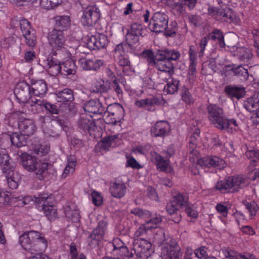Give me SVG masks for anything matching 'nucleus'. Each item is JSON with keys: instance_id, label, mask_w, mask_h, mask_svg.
Listing matches in <instances>:
<instances>
[{"instance_id": "nucleus-29", "label": "nucleus", "mask_w": 259, "mask_h": 259, "mask_svg": "<svg viewBox=\"0 0 259 259\" xmlns=\"http://www.w3.org/2000/svg\"><path fill=\"white\" fill-rule=\"evenodd\" d=\"M140 36H141L128 31H127L126 34L125 40L127 45H125V46L126 48H129L131 53H134L136 50L137 47L139 45Z\"/></svg>"}, {"instance_id": "nucleus-7", "label": "nucleus", "mask_w": 259, "mask_h": 259, "mask_svg": "<svg viewBox=\"0 0 259 259\" xmlns=\"http://www.w3.org/2000/svg\"><path fill=\"white\" fill-rule=\"evenodd\" d=\"M14 94L18 101L23 104L29 103L32 107V111L34 110L35 105L32 101L37 99L31 96L32 93L31 87L26 82L22 81L17 84Z\"/></svg>"}, {"instance_id": "nucleus-14", "label": "nucleus", "mask_w": 259, "mask_h": 259, "mask_svg": "<svg viewBox=\"0 0 259 259\" xmlns=\"http://www.w3.org/2000/svg\"><path fill=\"white\" fill-rule=\"evenodd\" d=\"M32 102L34 103L35 105V111H33L34 113L38 112L42 107H44L51 114H59L61 111L65 113L63 107L61 106L58 107L57 105L53 104L44 100L35 99V101Z\"/></svg>"}, {"instance_id": "nucleus-19", "label": "nucleus", "mask_w": 259, "mask_h": 259, "mask_svg": "<svg viewBox=\"0 0 259 259\" xmlns=\"http://www.w3.org/2000/svg\"><path fill=\"white\" fill-rule=\"evenodd\" d=\"M80 67L86 70H97L103 65L101 60L89 57H81L78 60Z\"/></svg>"}, {"instance_id": "nucleus-22", "label": "nucleus", "mask_w": 259, "mask_h": 259, "mask_svg": "<svg viewBox=\"0 0 259 259\" xmlns=\"http://www.w3.org/2000/svg\"><path fill=\"white\" fill-rule=\"evenodd\" d=\"M151 159L154 162L157 169L160 171H164L169 172L171 171L169 160H164L163 158L155 152H151Z\"/></svg>"}, {"instance_id": "nucleus-27", "label": "nucleus", "mask_w": 259, "mask_h": 259, "mask_svg": "<svg viewBox=\"0 0 259 259\" xmlns=\"http://www.w3.org/2000/svg\"><path fill=\"white\" fill-rule=\"evenodd\" d=\"M124 112L123 108L121 105L119 103H114L109 105L106 111H104V116H112L114 119H119L123 115Z\"/></svg>"}, {"instance_id": "nucleus-24", "label": "nucleus", "mask_w": 259, "mask_h": 259, "mask_svg": "<svg viewBox=\"0 0 259 259\" xmlns=\"http://www.w3.org/2000/svg\"><path fill=\"white\" fill-rule=\"evenodd\" d=\"M228 179L231 192L238 191L247 184V179L242 176H235L229 177Z\"/></svg>"}, {"instance_id": "nucleus-25", "label": "nucleus", "mask_w": 259, "mask_h": 259, "mask_svg": "<svg viewBox=\"0 0 259 259\" xmlns=\"http://www.w3.org/2000/svg\"><path fill=\"white\" fill-rule=\"evenodd\" d=\"M28 131H19L14 133L11 137L12 144L17 147H22L26 144V141L29 137Z\"/></svg>"}, {"instance_id": "nucleus-39", "label": "nucleus", "mask_w": 259, "mask_h": 259, "mask_svg": "<svg viewBox=\"0 0 259 259\" xmlns=\"http://www.w3.org/2000/svg\"><path fill=\"white\" fill-rule=\"evenodd\" d=\"M222 251L224 256V259H239V257L243 259H257L253 255H249V257H247L229 248L223 249Z\"/></svg>"}, {"instance_id": "nucleus-36", "label": "nucleus", "mask_w": 259, "mask_h": 259, "mask_svg": "<svg viewBox=\"0 0 259 259\" xmlns=\"http://www.w3.org/2000/svg\"><path fill=\"white\" fill-rule=\"evenodd\" d=\"M115 59L120 66L123 67L122 72L124 74L128 75L131 71V63L128 57L126 55H118L114 56Z\"/></svg>"}, {"instance_id": "nucleus-44", "label": "nucleus", "mask_w": 259, "mask_h": 259, "mask_svg": "<svg viewBox=\"0 0 259 259\" xmlns=\"http://www.w3.org/2000/svg\"><path fill=\"white\" fill-rule=\"evenodd\" d=\"M207 35L209 39H210L213 40H218L220 47L225 48L226 46L223 34L220 30L214 29L211 33Z\"/></svg>"}, {"instance_id": "nucleus-50", "label": "nucleus", "mask_w": 259, "mask_h": 259, "mask_svg": "<svg viewBox=\"0 0 259 259\" xmlns=\"http://www.w3.org/2000/svg\"><path fill=\"white\" fill-rule=\"evenodd\" d=\"M40 7L46 10L54 9L60 4V0H40Z\"/></svg>"}, {"instance_id": "nucleus-15", "label": "nucleus", "mask_w": 259, "mask_h": 259, "mask_svg": "<svg viewBox=\"0 0 259 259\" xmlns=\"http://www.w3.org/2000/svg\"><path fill=\"white\" fill-rule=\"evenodd\" d=\"M225 75H227L231 72L234 75L241 78V79L247 80L248 79L249 73L247 69L242 65H236L235 64L226 65L223 68Z\"/></svg>"}, {"instance_id": "nucleus-16", "label": "nucleus", "mask_w": 259, "mask_h": 259, "mask_svg": "<svg viewBox=\"0 0 259 259\" xmlns=\"http://www.w3.org/2000/svg\"><path fill=\"white\" fill-rule=\"evenodd\" d=\"M203 168L217 167L221 168L225 166V161L217 156H208L200 158L197 162Z\"/></svg>"}, {"instance_id": "nucleus-31", "label": "nucleus", "mask_w": 259, "mask_h": 259, "mask_svg": "<svg viewBox=\"0 0 259 259\" xmlns=\"http://www.w3.org/2000/svg\"><path fill=\"white\" fill-rule=\"evenodd\" d=\"M31 89L33 95L39 97L47 93L48 88L47 83L44 80H39L32 84Z\"/></svg>"}, {"instance_id": "nucleus-33", "label": "nucleus", "mask_w": 259, "mask_h": 259, "mask_svg": "<svg viewBox=\"0 0 259 259\" xmlns=\"http://www.w3.org/2000/svg\"><path fill=\"white\" fill-rule=\"evenodd\" d=\"M64 213L67 218L73 222H78L80 220V214L76 206L72 204L64 207Z\"/></svg>"}, {"instance_id": "nucleus-17", "label": "nucleus", "mask_w": 259, "mask_h": 259, "mask_svg": "<svg viewBox=\"0 0 259 259\" xmlns=\"http://www.w3.org/2000/svg\"><path fill=\"white\" fill-rule=\"evenodd\" d=\"M108 43L107 36L102 33L92 35L88 40L87 45L91 50L104 48Z\"/></svg>"}, {"instance_id": "nucleus-32", "label": "nucleus", "mask_w": 259, "mask_h": 259, "mask_svg": "<svg viewBox=\"0 0 259 259\" xmlns=\"http://www.w3.org/2000/svg\"><path fill=\"white\" fill-rule=\"evenodd\" d=\"M6 178L9 187L12 189L18 188L20 183V175L17 172L14 171L12 169L8 171Z\"/></svg>"}, {"instance_id": "nucleus-20", "label": "nucleus", "mask_w": 259, "mask_h": 259, "mask_svg": "<svg viewBox=\"0 0 259 259\" xmlns=\"http://www.w3.org/2000/svg\"><path fill=\"white\" fill-rule=\"evenodd\" d=\"M160 101L159 99L156 97L147 98L143 99L136 100L135 105L139 107L144 108L149 111H153L155 110V106L159 105Z\"/></svg>"}, {"instance_id": "nucleus-41", "label": "nucleus", "mask_w": 259, "mask_h": 259, "mask_svg": "<svg viewBox=\"0 0 259 259\" xmlns=\"http://www.w3.org/2000/svg\"><path fill=\"white\" fill-rule=\"evenodd\" d=\"M75 166L76 160L75 158L72 156H70L68 158L67 163L64 169V171L62 173V177L63 178H66L70 174H73L75 170Z\"/></svg>"}, {"instance_id": "nucleus-47", "label": "nucleus", "mask_w": 259, "mask_h": 259, "mask_svg": "<svg viewBox=\"0 0 259 259\" xmlns=\"http://www.w3.org/2000/svg\"><path fill=\"white\" fill-rule=\"evenodd\" d=\"M56 49V50L53 52V55L58 56V60L61 62L64 60H67L70 59L71 54L65 48L64 46L63 48Z\"/></svg>"}, {"instance_id": "nucleus-63", "label": "nucleus", "mask_w": 259, "mask_h": 259, "mask_svg": "<svg viewBox=\"0 0 259 259\" xmlns=\"http://www.w3.org/2000/svg\"><path fill=\"white\" fill-rule=\"evenodd\" d=\"M215 209L218 213L220 215L219 218L223 221L222 218L227 217L228 214L227 207L222 203H218L215 206Z\"/></svg>"}, {"instance_id": "nucleus-38", "label": "nucleus", "mask_w": 259, "mask_h": 259, "mask_svg": "<svg viewBox=\"0 0 259 259\" xmlns=\"http://www.w3.org/2000/svg\"><path fill=\"white\" fill-rule=\"evenodd\" d=\"M112 245L114 252L120 256H123L127 253V248L124 246L123 242L118 238L113 240Z\"/></svg>"}, {"instance_id": "nucleus-8", "label": "nucleus", "mask_w": 259, "mask_h": 259, "mask_svg": "<svg viewBox=\"0 0 259 259\" xmlns=\"http://www.w3.org/2000/svg\"><path fill=\"white\" fill-rule=\"evenodd\" d=\"M100 17V11L96 6H88L83 10L81 22L84 26H93L98 21Z\"/></svg>"}, {"instance_id": "nucleus-52", "label": "nucleus", "mask_w": 259, "mask_h": 259, "mask_svg": "<svg viewBox=\"0 0 259 259\" xmlns=\"http://www.w3.org/2000/svg\"><path fill=\"white\" fill-rule=\"evenodd\" d=\"M131 213L143 219H148L151 217V213L150 211L139 207L132 209L131 210Z\"/></svg>"}, {"instance_id": "nucleus-43", "label": "nucleus", "mask_w": 259, "mask_h": 259, "mask_svg": "<svg viewBox=\"0 0 259 259\" xmlns=\"http://www.w3.org/2000/svg\"><path fill=\"white\" fill-rule=\"evenodd\" d=\"M172 199L179 208L186 207L188 205L189 198L187 194L178 193L174 196Z\"/></svg>"}, {"instance_id": "nucleus-12", "label": "nucleus", "mask_w": 259, "mask_h": 259, "mask_svg": "<svg viewBox=\"0 0 259 259\" xmlns=\"http://www.w3.org/2000/svg\"><path fill=\"white\" fill-rule=\"evenodd\" d=\"M39 64L52 76L61 74V61L52 56L39 60Z\"/></svg>"}, {"instance_id": "nucleus-59", "label": "nucleus", "mask_w": 259, "mask_h": 259, "mask_svg": "<svg viewBox=\"0 0 259 259\" xmlns=\"http://www.w3.org/2000/svg\"><path fill=\"white\" fill-rule=\"evenodd\" d=\"M143 54L147 62L151 65L155 66L157 62L156 53L154 55L152 51L146 50L143 52Z\"/></svg>"}, {"instance_id": "nucleus-21", "label": "nucleus", "mask_w": 259, "mask_h": 259, "mask_svg": "<svg viewBox=\"0 0 259 259\" xmlns=\"http://www.w3.org/2000/svg\"><path fill=\"white\" fill-rule=\"evenodd\" d=\"M119 138L118 135L110 136L103 138L96 146V150H108L110 147H114L118 145Z\"/></svg>"}, {"instance_id": "nucleus-57", "label": "nucleus", "mask_w": 259, "mask_h": 259, "mask_svg": "<svg viewBox=\"0 0 259 259\" xmlns=\"http://www.w3.org/2000/svg\"><path fill=\"white\" fill-rule=\"evenodd\" d=\"M181 96L182 100L187 104L191 105L194 102V99L188 89L185 87H184L182 88Z\"/></svg>"}, {"instance_id": "nucleus-62", "label": "nucleus", "mask_w": 259, "mask_h": 259, "mask_svg": "<svg viewBox=\"0 0 259 259\" xmlns=\"http://www.w3.org/2000/svg\"><path fill=\"white\" fill-rule=\"evenodd\" d=\"M150 148L151 146L149 145L137 146L133 148L132 152L135 154L146 155L149 152Z\"/></svg>"}, {"instance_id": "nucleus-34", "label": "nucleus", "mask_w": 259, "mask_h": 259, "mask_svg": "<svg viewBox=\"0 0 259 259\" xmlns=\"http://www.w3.org/2000/svg\"><path fill=\"white\" fill-rule=\"evenodd\" d=\"M76 69V65L73 60H66L61 65V74L65 76L75 74Z\"/></svg>"}, {"instance_id": "nucleus-18", "label": "nucleus", "mask_w": 259, "mask_h": 259, "mask_svg": "<svg viewBox=\"0 0 259 259\" xmlns=\"http://www.w3.org/2000/svg\"><path fill=\"white\" fill-rule=\"evenodd\" d=\"M135 248L137 253L141 257L148 258L153 252L151 242L144 239L138 241Z\"/></svg>"}, {"instance_id": "nucleus-46", "label": "nucleus", "mask_w": 259, "mask_h": 259, "mask_svg": "<svg viewBox=\"0 0 259 259\" xmlns=\"http://www.w3.org/2000/svg\"><path fill=\"white\" fill-rule=\"evenodd\" d=\"M233 18V13L232 9L229 8L219 9L218 12V19L223 18L225 21L232 20Z\"/></svg>"}, {"instance_id": "nucleus-64", "label": "nucleus", "mask_w": 259, "mask_h": 259, "mask_svg": "<svg viewBox=\"0 0 259 259\" xmlns=\"http://www.w3.org/2000/svg\"><path fill=\"white\" fill-rule=\"evenodd\" d=\"M35 127L32 120L26 119L20 121L19 130H34Z\"/></svg>"}, {"instance_id": "nucleus-11", "label": "nucleus", "mask_w": 259, "mask_h": 259, "mask_svg": "<svg viewBox=\"0 0 259 259\" xmlns=\"http://www.w3.org/2000/svg\"><path fill=\"white\" fill-rule=\"evenodd\" d=\"M56 101L62 103V107L65 109V113H68L70 111L71 103L74 100V92L68 88L61 91H57L55 93Z\"/></svg>"}, {"instance_id": "nucleus-48", "label": "nucleus", "mask_w": 259, "mask_h": 259, "mask_svg": "<svg viewBox=\"0 0 259 259\" xmlns=\"http://www.w3.org/2000/svg\"><path fill=\"white\" fill-rule=\"evenodd\" d=\"M25 39L26 45L29 47L33 48L36 44V35L35 30H32L31 31L23 34Z\"/></svg>"}, {"instance_id": "nucleus-35", "label": "nucleus", "mask_w": 259, "mask_h": 259, "mask_svg": "<svg viewBox=\"0 0 259 259\" xmlns=\"http://www.w3.org/2000/svg\"><path fill=\"white\" fill-rule=\"evenodd\" d=\"M33 153L40 156L47 155L50 151V145L44 141H40L33 146Z\"/></svg>"}, {"instance_id": "nucleus-28", "label": "nucleus", "mask_w": 259, "mask_h": 259, "mask_svg": "<svg viewBox=\"0 0 259 259\" xmlns=\"http://www.w3.org/2000/svg\"><path fill=\"white\" fill-rule=\"evenodd\" d=\"M110 191L113 197L116 198H121L126 194V187L123 182H115L111 185Z\"/></svg>"}, {"instance_id": "nucleus-56", "label": "nucleus", "mask_w": 259, "mask_h": 259, "mask_svg": "<svg viewBox=\"0 0 259 259\" xmlns=\"http://www.w3.org/2000/svg\"><path fill=\"white\" fill-rule=\"evenodd\" d=\"M10 200L9 192L4 189H0V207H3L9 204Z\"/></svg>"}, {"instance_id": "nucleus-13", "label": "nucleus", "mask_w": 259, "mask_h": 259, "mask_svg": "<svg viewBox=\"0 0 259 259\" xmlns=\"http://www.w3.org/2000/svg\"><path fill=\"white\" fill-rule=\"evenodd\" d=\"M49 44L54 49H59L65 46V37L62 30L54 29L48 34Z\"/></svg>"}, {"instance_id": "nucleus-37", "label": "nucleus", "mask_w": 259, "mask_h": 259, "mask_svg": "<svg viewBox=\"0 0 259 259\" xmlns=\"http://www.w3.org/2000/svg\"><path fill=\"white\" fill-rule=\"evenodd\" d=\"M56 28L62 30H66L70 24V17L68 16H57L54 18Z\"/></svg>"}, {"instance_id": "nucleus-9", "label": "nucleus", "mask_w": 259, "mask_h": 259, "mask_svg": "<svg viewBox=\"0 0 259 259\" xmlns=\"http://www.w3.org/2000/svg\"><path fill=\"white\" fill-rule=\"evenodd\" d=\"M107 224L106 221H100L98 226L94 229L87 239L88 245L91 248L97 246L99 242L101 241L106 230Z\"/></svg>"}, {"instance_id": "nucleus-30", "label": "nucleus", "mask_w": 259, "mask_h": 259, "mask_svg": "<svg viewBox=\"0 0 259 259\" xmlns=\"http://www.w3.org/2000/svg\"><path fill=\"white\" fill-rule=\"evenodd\" d=\"M162 217L160 214H156L155 217L151 218L149 221L146 222L144 224L147 228V230L149 232H152L153 230L156 229H158L157 231V233L155 235V237L158 236L160 237L159 233L158 232L159 229H161V228H158L159 226L161 224L162 222ZM156 240V238H155Z\"/></svg>"}, {"instance_id": "nucleus-3", "label": "nucleus", "mask_w": 259, "mask_h": 259, "mask_svg": "<svg viewBox=\"0 0 259 259\" xmlns=\"http://www.w3.org/2000/svg\"><path fill=\"white\" fill-rule=\"evenodd\" d=\"M180 57V53L175 50H158L156 52L155 67L158 70L166 73L169 78H171L175 72V67L171 61L177 60Z\"/></svg>"}, {"instance_id": "nucleus-5", "label": "nucleus", "mask_w": 259, "mask_h": 259, "mask_svg": "<svg viewBox=\"0 0 259 259\" xmlns=\"http://www.w3.org/2000/svg\"><path fill=\"white\" fill-rule=\"evenodd\" d=\"M160 237L156 239L161 243V259H181L182 252L175 239L168 237L166 238L162 229H159Z\"/></svg>"}, {"instance_id": "nucleus-2", "label": "nucleus", "mask_w": 259, "mask_h": 259, "mask_svg": "<svg viewBox=\"0 0 259 259\" xmlns=\"http://www.w3.org/2000/svg\"><path fill=\"white\" fill-rule=\"evenodd\" d=\"M20 158L21 164L25 170L33 172L38 180L44 178V174L49 166L47 159H39L26 152L23 153Z\"/></svg>"}, {"instance_id": "nucleus-53", "label": "nucleus", "mask_w": 259, "mask_h": 259, "mask_svg": "<svg viewBox=\"0 0 259 259\" xmlns=\"http://www.w3.org/2000/svg\"><path fill=\"white\" fill-rule=\"evenodd\" d=\"M243 106L250 112H253L258 110L253 96L247 99L244 102Z\"/></svg>"}, {"instance_id": "nucleus-60", "label": "nucleus", "mask_w": 259, "mask_h": 259, "mask_svg": "<svg viewBox=\"0 0 259 259\" xmlns=\"http://www.w3.org/2000/svg\"><path fill=\"white\" fill-rule=\"evenodd\" d=\"M127 31L136 34L137 35L141 36L142 37L144 36L143 35V27L141 24L139 23H135L131 24V29L128 30Z\"/></svg>"}, {"instance_id": "nucleus-54", "label": "nucleus", "mask_w": 259, "mask_h": 259, "mask_svg": "<svg viewBox=\"0 0 259 259\" xmlns=\"http://www.w3.org/2000/svg\"><path fill=\"white\" fill-rule=\"evenodd\" d=\"M177 30V23L176 21H172L169 26L167 25V28L164 30V35L166 37H174Z\"/></svg>"}, {"instance_id": "nucleus-61", "label": "nucleus", "mask_w": 259, "mask_h": 259, "mask_svg": "<svg viewBox=\"0 0 259 259\" xmlns=\"http://www.w3.org/2000/svg\"><path fill=\"white\" fill-rule=\"evenodd\" d=\"M19 25L23 34L29 32L32 30H34L31 28L30 22L26 19H23L20 20Z\"/></svg>"}, {"instance_id": "nucleus-49", "label": "nucleus", "mask_w": 259, "mask_h": 259, "mask_svg": "<svg viewBox=\"0 0 259 259\" xmlns=\"http://www.w3.org/2000/svg\"><path fill=\"white\" fill-rule=\"evenodd\" d=\"M228 178L224 181L218 182L215 186L216 190L219 191L221 193L231 192L230 186L229 184Z\"/></svg>"}, {"instance_id": "nucleus-10", "label": "nucleus", "mask_w": 259, "mask_h": 259, "mask_svg": "<svg viewBox=\"0 0 259 259\" xmlns=\"http://www.w3.org/2000/svg\"><path fill=\"white\" fill-rule=\"evenodd\" d=\"M168 23V16L164 13L158 12L153 15L150 23V26L153 31L159 33L164 32L167 28Z\"/></svg>"}, {"instance_id": "nucleus-6", "label": "nucleus", "mask_w": 259, "mask_h": 259, "mask_svg": "<svg viewBox=\"0 0 259 259\" xmlns=\"http://www.w3.org/2000/svg\"><path fill=\"white\" fill-rule=\"evenodd\" d=\"M37 202L49 220L52 221L57 217L55 200L52 195L40 194L37 199Z\"/></svg>"}, {"instance_id": "nucleus-58", "label": "nucleus", "mask_w": 259, "mask_h": 259, "mask_svg": "<svg viewBox=\"0 0 259 259\" xmlns=\"http://www.w3.org/2000/svg\"><path fill=\"white\" fill-rule=\"evenodd\" d=\"M126 161L125 163V166L127 167H132L135 169H140L142 166L139 163L136 159L133 156H126Z\"/></svg>"}, {"instance_id": "nucleus-23", "label": "nucleus", "mask_w": 259, "mask_h": 259, "mask_svg": "<svg viewBox=\"0 0 259 259\" xmlns=\"http://www.w3.org/2000/svg\"><path fill=\"white\" fill-rule=\"evenodd\" d=\"M85 112L93 114H101L105 111V107L99 100H91L83 105Z\"/></svg>"}, {"instance_id": "nucleus-4", "label": "nucleus", "mask_w": 259, "mask_h": 259, "mask_svg": "<svg viewBox=\"0 0 259 259\" xmlns=\"http://www.w3.org/2000/svg\"><path fill=\"white\" fill-rule=\"evenodd\" d=\"M19 243L25 250L41 251L47 247V241L35 231H26L19 236Z\"/></svg>"}, {"instance_id": "nucleus-51", "label": "nucleus", "mask_w": 259, "mask_h": 259, "mask_svg": "<svg viewBox=\"0 0 259 259\" xmlns=\"http://www.w3.org/2000/svg\"><path fill=\"white\" fill-rule=\"evenodd\" d=\"M109 87L108 82L105 83L103 80H101L98 81L95 84L93 88V92L95 93H105L109 91Z\"/></svg>"}, {"instance_id": "nucleus-40", "label": "nucleus", "mask_w": 259, "mask_h": 259, "mask_svg": "<svg viewBox=\"0 0 259 259\" xmlns=\"http://www.w3.org/2000/svg\"><path fill=\"white\" fill-rule=\"evenodd\" d=\"M78 127L83 130H94L95 124L92 119L88 118L87 115H83L78 119Z\"/></svg>"}, {"instance_id": "nucleus-26", "label": "nucleus", "mask_w": 259, "mask_h": 259, "mask_svg": "<svg viewBox=\"0 0 259 259\" xmlns=\"http://www.w3.org/2000/svg\"><path fill=\"white\" fill-rule=\"evenodd\" d=\"M225 91L230 98L238 100L243 98L245 94V89L242 86L227 85Z\"/></svg>"}, {"instance_id": "nucleus-1", "label": "nucleus", "mask_w": 259, "mask_h": 259, "mask_svg": "<svg viewBox=\"0 0 259 259\" xmlns=\"http://www.w3.org/2000/svg\"><path fill=\"white\" fill-rule=\"evenodd\" d=\"M207 111L208 119L215 127L222 130H235L239 127V122L234 118L225 117L223 109L218 105L210 104L207 106Z\"/></svg>"}, {"instance_id": "nucleus-55", "label": "nucleus", "mask_w": 259, "mask_h": 259, "mask_svg": "<svg viewBox=\"0 0 259 259\" xmlns=\"http://www.w3.org/2000/svg\"><path fill=\"white\" fill-rule=\"evenodd\" d=\"M243 204L245 206L246 208L249 212L251 217L255 215L256 212L259 209L257 204L254 201L250 202L245 201H243Z\"/></svg>"}, {"instance_id": "nucleus-42", "label": "nucleus", "mask_w": 259, "mask_h": 259, "mask_svg": "<svg viewBox=\"0 0 259 259\" xmlns=\"http://www.w3.org/2000/svg\"><path fill=\"white\" fill-rule=\"evenodd\" d=\"M171 80H167V84L164 87V91L167 94H174L177 92L179 87V81L174 78H170Z\"/></svg>"}, {"instance_id": "nucleus-45", "label": "nucleus", "mask_w": 259, "mask_h": 259, "mask_svg": "<svg viewBox=\"0 0 259 259\" xmlns=\"http://www.w3.org/2000/svg\"><path fill=\"white\" fill-rule=\"evenodd\" d=\"M0 166L5 173L12 169L10 163V157L8 154L4 153H0Z\"/></svg>"}]
</instances>
